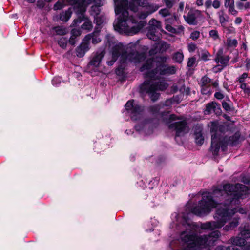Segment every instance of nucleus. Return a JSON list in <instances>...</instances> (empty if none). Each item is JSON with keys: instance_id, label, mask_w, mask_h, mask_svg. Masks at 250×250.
Returning <instances> with one entry per match:
<instances>
[{"instance_id": "1", "label": "nucleus", "mask_w": 250, "mask_h": 250, "mask_svg": "<svg viewBox=\"0 0 250 250\" xmlns=\"http://www.w3.org/2000/svg\"><path fill=\"white\" fill-rule=\"evenodd\" d=\"M247 191V187L243 184H226L223 186V189L216 188L212 192L203 193L202 199L191 209V211L198 216L207 215L211 211L212 208L217 206L215 198L221 197L223 199L224 196L225 198L227 197L228 199L224 205V208H218L216 210L214 216L216 221L201 223L200 225L201 229L204 230H213L221 228L236 212L235 209L229 208V204H232L239 199L245 198Z\"/></svg>"}, {"instance_id": "2", "label": "nucleus", "mask_w": 250, "mask_h": 250, "mask_svg": "<svg viewBox=\"0 0 250 250\" xmlns=\"http://www.w3.org/2000/svg\"><path fill=\"white\" fill-rule=\"evenodd\" d=\"M115 5V12L116 15L119 16L113 24L114 28L116 31L120 33H125L127 35H133L139 31L146 24L144 21H140L135 26L130 27L129 23H137V21L132 17H128V9L134 12L138 10V7L132 3H128L127 0H114Z\"/></svg>"}, {"instance_id": "3", "label": "nucleus", "mask_w": 250, "mask_h": 250, "mask_svg": "<svg viewBox=\"0 0 250 250\" xmlns=\"http://www.w3.org/2000/svg\"><path fill=\"white\" fill-rule=\"evenodd\" d=\"M188 228L180 235L181 241L185 246L182 250H201L212 246L220 236L219 231H214L208 234L198 235L195 231L194 225L188 224Z\"/></svg>"}, {"instance_id": "4", "label": "nucleus", "mask_w": 250, "mask_h": 250, "mask_svg": "<svg viewBox=\"0 0 250 250\" xmlns=\"http://www.w3.org/2000/svg\"><path fill=\"white\" fill-rule=\"evenodd\" d=\"M106 38L109 47L112 48V60L107 62L108 65H113L120 56L122 63L127 62L137 63L144 59V54L137 52L135 47H126L121 43H117L110 34H107Z\"/></svg>"}, {"instance_id": "5", "label": "nucleus", "mask_w": 250, "mask_h": 250, "mask_svg": "<svg viewBox=\"0 0 250 250\" xmlns=\"http://www.w3.org/2000/svg\"><path fill=\"white\" fill-rule=\"evenodd\" d=\"M167 60V57L165 56L149 59L141 67L140 70L145 78L159 79L160 75L175 74L177 71L176 67L165 64Z\"/></svg>"}, {"instance_id": "6", "label": "nucleus", "mask_w": 250, "mask_h": 250, "mask_svg": "<svg viewBox=\"0 0 250 250\" xmlns=\"http://www.w3.org/2000/svg\"><path fill=\"white\" fill-rule=\"evenodd\" d=\"M215 125L216 123H212L211 127L212 134L210 149L213 155H217L220 148H221L223 151H224L228 144L235 146L244 140V137L241 136L239 132L235 133L233 136L230 137L228 140L226 137L222 135V133L220 130H215Z\"/></svg>"}, {"instance_id": "7", "label": "nucleus", "mask_w": 250, "mask_h": 250, "mask_svg": "<svg viewBox=\"0 0 250 250\" xmlns=\"http://www.w3.org/2000/svg\"><path fill=\"white\" fill-rule=\"evenodd\" d=\"M92 0H68L70 5H74L76 9L78 18L74 20L73 25L76 26L80 23L82 21L84 22L82 25V28L83 30L90 31L93 28V24L91 21L87 18H85L84 13L86 10V6L91 3Z\"/></svg>"}, {"instance_id": "8", "label": "nucleus", "mask_w": 250, "mask_h": 250, "mask_svg": "<svg viewBox=\"0 0 250 250\" xmlns=\"http://www.w3.org/2000/svg\"><path fill=\"white\" fill-rule=\"evenodd\" d=\"M167 124L168 128L175 131L176 136H182L188 131L189 128L187 122L182 120L181 116H177L175 114L169 115Z\"/></svg>"}, {"instance_id": "9", "label": "nucleus", "mask_w": 250, "mask_h": 250, "mask_svg": "<svg viewBox=\"0 0 250 250\" xmlns=\"http://www.w3.org/2000/svg\"><path fill=\"white\" fill-rule=\"evenodd\" d=\"M125 108L133 121L140 120L143 117L144 107L139 105L134 100L128 101L125 104Z\"/></svg>"}, {"instance_id": "10", "label": "nucleus", "mask_w": 250, "mask_h": 250, "mask_svg": "<svg viewBox=\"0 0 250 250\" xmlns=\"http://www.w3.org/2000/svg\"><path fill=\"white\" fill-rule=\"evenodd\" d=\"M163 31L162 23L160 21L155 19L149 21L147 33V36L149 39L154 41L159 40L161 38L160 32Z\"/></svg>"}, {"instance_id": "11", "label": "nucleus", "mask_w": 250, "mask_h": 250, "mask_svg": "<svg viewBox=\"0 0 250 250\" xmlns=\"http://www.w3.org/2000/svg\"><path fill=\"white\" fill-rule=\"evenodd\" d=\"M138 5L145 8V10L139 13L137 16L140 19H145L149 15L157 11L160 6L156 3L148 2L147 0H143L142 2L137 3Z\"/></svg>"}, {"instance_id": "12", "label": "nucleus", "mask_w": 250, "mask_h": 250, "mask_svg": "<svg viewBox=\"0 0 250 250\" xmlns=\"http://www.w3.org/2000/svg\"><path fill=\"white\" fill-rule=\"evenodd\" d=\"M185 21L190 25H196L199 20L202 18L203 15L200 10L191 9L187 15L183 16Z\"/></svg>"}, {"instance_id": "13", "label": "nucleus", "mask_w": 250, "mask_h": 250, "mask_svg": "<svg viewBox=\"0 0 250 250\" xmlns=\"http://www.w3.org/2000/svg\"><path fill=\"white\" fill-rule=\"evenodd\" d=\"M140 92L142 93H146L150 95V98L153 101H155L159 99L160 94L157 92V90L154 87L151 85L150 82L145 81L140 86Z\"/></svg>"}, {"instance_id": "14", "label": "nucleus", "mask_w": 250, "mask_h": 250, "mask_svg": "<svg viewBox=\"0 0 250 250\" xmlns=\"http://www.w3.org/2000/svg\"><path fill=\"white\" fill-rule=\"evenodd\" d=\"M105 54V51L103 49H98L97 51L93 53L91 56V59L88 63V65L93 67L99 66Z\"/></svg>"}, {"instance_id": "15", "label": "nucleus", "mask_w": 250, "mask_h": 250, "mask_svg": "<svg viewBox=\"0 0 250 250\" xmlns=\"http://www.w3.org/2000/svg\"><path fill=\"white\" fill-rule=\"evenodd\" d=\"M100 30L101 27H96L94 32L85 36L84 38L85 42H87L89 43V42L91 40L92 43L94 44L99 43L101 41L99 37Z\"/></svg>"}, {"instance_id": "16", "label": "nucleus", "mask_w": 250, "mask_h": 250, "mask_svg": "<svg viewBox=\"0 0 250 250\" xmlns=\"http://www.w3.org/2000/svg\"><path fill=\"white\" fill-rule=\"evenodd\" d=\"M204 112L206 115H208L212 113H214L216 115H219L221 113V109L219 104L212 102L207 104Z\"/></svg>"}, {"instance_id": "17", "label": "nucleus", "mask_w": 250, "mask_h": 250, "mask_svg": "<svg viewBox=\"0 0 250 250\" xmlns=\"http://www.w3.org/2000/svg\"><path fill=\"white\" fill-rule=\"evenodd\" d=\"M214 60L216 62L220 63L225 67L227 65L229 58L228 56H224L223 48H220L216 53Z\"/></svg>"}, {"instance_id": "18", "label": "nucleus", "mask_w": 250, "mask_h": 250, "mask_svg": "<svg viewBox=\"0 0 250 250\" xmlns=\"http://www.w3.org/2000/svg\"><path fill=\"white\" fill-rule=\"evenodd\" d=\"M149 79V80H146V81L150 82L151 83V85H153L154 87V88L157 91H164L167 89L168 86V84L164 79L161 80L157 83H154L153 82V80H155L156 79H154L153 78Z\"/></svg>"}, {"instance_id": "19", "label": "nucleus", "mask_w": 250, "mask_h": 250, "mask_svg": "<svg viewBox=\"0 0 250 250\" xmlns=\"http://www.w3.org/2000/svg\"><path fill=\"white\" fill-rule=\"evenodd\" d=\"M89 48V43L85 42L83 39L82 43L76 49L77 56L79 57H83Z\"/></svg>"}, {"instance_id": "20", "label": "nucleus", "mask_w": 250, "mask_h": 250, "mask_svg": "<svg viewBox=\"0 0 250 250\" xmlns=\"http://www.w3.org/2000/svg\"><path fill=\"white\" fill-rule=\"evenodd\" d=\"M217 15L218 17L219 22L221 26H224L229 21V16L226 13L224 9L219 10Z\"/></svg>"}, {"instance_id": "21", "label": "nucleus", "mask_w": 250, "mask_h": 250, "mask_svg": "<svg viewBox=\"0 0 250 250\" xmlns=\"http://www.w3.org/2000/svg\"><path fill=\"white\" fill-rule=\"evenodd\" d=\"M106 18L105 14L102 13L100 15L96 16L94 19V22L96 23V26L98 27H101L100 26L103 25L106 22Z\"/></svg>"}, {"instance_id": "22", "label": "nucleus", "mask_w": 250, "mask_h": 250, "mask_svg": "<svg viewBox=\"0 0 250 250\" xmlns=\"http://www.w3.org/2000/svg\"><path fill=\"white\" fill-rule=\"evenodd\" d=\"M165 29L168 32L173 34H179L183 32L184 27L182 25H179L177 28L173 27L171 24H166Z\"/></svg>"}, {"instance_id": "23", "label": "nucleus", "mask_w": 250, "mask_h": 250, "mask_svg": "<svg viewBox=\"0 0 250 250\" xmlns=\"http://www.w3.org/2000/svg\"><path fill=\"white\" fill-rule=\"evenodd\" d=\"M97 5H93L91 7L90 15L94 17V18L102 13L101 12L100 6L102 5L101 2L97 1L95 3Z\"/></svg>"}, {"instance_id": "24", "label": "nucleus", "mask_w": 250, "mask_h": 250, "mask_svg": "<svg viewBox=\"0 0 250 250\" xmlns=\"http://www.w3.org/2000/svg\"><path fill=\"white\" fill-rule=\"evenodd\" d=\"M231 243L236 246H242L245 245L246 240L244 238L239 236L232 237L230 240Z\"/></svg>"}, {"instance_id": "25", "label": "nucleus", "mask_w": 250, "mask_h": 250, "mask_svg": "<svg viewBox=\"0 0 250 250\" xmlns=\"http://www.w3.org/2000/svg\"><path fill=\"white\" fill-rule=\"evenodd\" d=\"M72 11L71 8H69L65 12H62L60 15V20L62 21L66 22L71 17Z\"/></svg>"}, {"instance_id": "26", "label": "nucleus", "mask_w": 250, "mask_h": 250, "mask_svg": "<svg viewBox=\"0 0 250 250\" xmlns=\"http://www.w3.org/2000/svg\"><path fill=\"white\" fill-rule=\"evenodd\" d=\"M196 143L199 145H202L204 141V138L202 133L201 130L196 131L194 134Z\"/></svg>"}, {"instance_id": "27", "label": "nucleus", "mask_w": 250, "mask_h": 250, "mask_svg": "<svg viewBox=\"0 0 250 250\" xmlns=\"http://www.w3.org/2000/svg\"><path fill=\"white\" fill-rule=\"evenodd\" d=\"M184 55L182 53L177 52L175 53L173 56V59L178 63H181L183 60Z\"/></svg>"}, {"instance_id": "28", "label": "nucleus", "mask_w": 250, "mask_h": 250, "mask_svg": "<svg viewBox=\"0 0 250 250\" xmlns=\"http://www.w3.org/2000/svg\"><path fill=\"white\" fill-rule=\"evenodd\" d=\"M211 79L207 76H203L201 80V86H210Z\"/></svg>"}, {"instance_id": "29", "label": "nucleus", "mask_w": 250, "mask_h": 250, "mask_svg": "<svg viewBox=\"0 0 250 250\" xmlns=\"http://www.w3.org/2000/svg\"><path fill=\"white\" fill-rule=\"evenodd\" d=\"M231 104L232 103L229 99H228L227 101H223L222 102V107L225 111H229L231 110Z\"/></svg>"}, {"instance_id": "30", "label": "nucleus", "mask_w": 250, "mask_h": 250, "mask_svg": "<svg viewBox=\"0 0 250 250\" xmlns=\"http://www.w3.org/2000/svg\"><path fill=\"white\" fill-rule=\"evenodd\" d=\"M209 37L214 41L220 40L219 35L216 30L213 29L209 32Z\"/></svg>"}, {"instance_id": "31", "label": "nucleus", "mask_w": 250, "mask_h": 250, "mask_svg": "<svg viewBox=\"0 0 250 250\" xmlns=\"http://www.w3.org/2000/svg\"><path fill=\"white\" fill-rule=\"evenodd\" d=\"M228 9L229 14L232 15L234 16L237 15L238 12L235 9L234 4L226 7Z\"/></svg>"}, {"instance_id": "32", "label": "nucleus", "mask_w": 250, "mask_h": 250, "mask_svg": "<svg viewBox=\"0 0 250 250\" xmlns=\"http://www.w3.org/2000/svg\"><path fill=\"white\" fill-rule=\"evenodd\" d=\"M159 14L163 17L171 16L170 9L167 7L160 10Z\"/></svg>"}, {"instance_id": "33", "label": "nucleus", "mask_w": 250, "mask_h": 250, "mask_svg": "<svg viewBox=\"0 0 250 250\" xmlns=\"http://www.w3.org/2000/svg\"><path fill=\"white\" fill-rule=\"evenodd\" d=\"M67 39L64 37L61 38L58 41V44L62 48H65L67 46Z\"/></svg>"}, {"instance_id": "34", "label": "nucleus", "mask_w": 250, "mask_h": 250, "mask_svg": "<svg viewBox=\"0 0 250 250\" xmlns=\"http://www.w3.org/2000/svg\"><path fill=\"white\" fill-rule=\"evenodd\" d=\"M240 234L244 238H250V229L244 228L241 231Z\"/></svg>"}, {"instance_id": "35", "label": "nucleus", "mask_w": 250, "mask_h": 250, "mask_svg": "<svg viewBox=\"0 0 250 250\" xmlns=\"http://www.w3.org/2000/svg\"><path fill=\"white\" fill-rule=\"evenodd\" d=\"M227 45L229 47H236L237 45V41L236 39H231L230 38H228L227 40Z\"/></svg>"}, {"instance_id": "36", "label": "nucleus", "mask_w": 250, "mask_h": 250, "mask_svg": "<svg viewBox=\"0 0 250 250\" xmlns=\"http://www.w3.org/2000/svg\"><path fill=\"white\" fill-rule=\"evenodd\" d=\"M177 17L175 15V13L173 15L171 14V16H169V18H166L165 20L166 24H172L176 20Z\"/></svg>"}, {"instance_id": "37", "label": "nucleus", "mask_w": 250, "mask_h": 250, "mask_svg": "<svg viewBox=\"0 0 250 250\" xmlns=\"http://www.w3.org/2000/svg\"><path fill=\"white\" fill-rule=\"evenodd\" d=\"M239 218L235 217L233 219V220L229 223V227L231 228L232 229H234L236 227H237L239 224Z\"/></svg>"}, {"instance_id": "38", "label": "nucleus", "mask_w": 250, "mask_h": 250, "mask_svg": "<svg viewBox=\"0 0 250 250\" xmlns=\"http://www.w3.org/2000/svg\"><path fill=\"white\" fill-rule=\"evenodd\" d=\"M239 218L235 217L233 219V220L229 223V227L231 228L232 229H234L236 227H237L239 224Z\"/></svg>"}, {"instance_id": "39", "label": "nucleus", "mask_w": 250, "mask_h": 250, "mask_svg": "<svg viewBox=\"0 0 250 250\" xmlns=\"http://www.w3.org/2000/svg\"><path fill=\"white\" fill-rule=\"evenodd\" d=\"M55 32L58 35H63L66 33V29L63 27L58 26L54 28Z\"/></svg>"}, {"instance_id": "40", "label": "nucleus", "mask_w": 250, "mask_h": 250, "mask_svg": "<svg viewBox=\"0 0 250 250\" xmlns=\"http://www.w3.org/2000/svg\"><path fill=\"white\" fill-rule=\"evenodd\" d=\"M217 250H240V249L237 248L236 246L234 245L228 246L227 248H224V247H218L217 248Z\"/></svg>"}, {"instance_id": "41", "label": "nucleus", "mask_w": 250, "mask_h": 250, "mask_svg": "<svg viewBox=\"0 0 250 250\" xmlns=\"http://www.w3.org/2000/svg\"><path fill=\"white\" fill-rule=\"evenodd\" d=\"M201 93L204 95L210 94V86H201Z\"/></svg>"}, {"instance_id": "42", "label": "nucleus", "mask_w": 250, "mask_h": 250, "mask_svg": "<svg viewBox=\"0 0 250 250\" xmlns=\"http://www.w3.org/2000/svg\"><path fill=\"white\" fill-rule=\"evenodd\" d=\"M167 8L171 9L175 3L174 0H163Z\"/></svg>"}, {"instance_id": "43", "label": "nucleus", "mask_w": 250, "mask_h": 250, "mask_svg": "<svg viewBox=\"0 0 250 250\" xmlns=\"http://www.w3.org/2000/svg\"><path fill=\"white\" fill-rule=\"evenodd\" d=\"M240 88L242 89L246 94H250V87L247 86L246 83H242L240 85Z\"/></svg>"}, {"instance_id": "44", "label": "nucleus", "mask_w": 250, "mask_h": 250, "mask_svg": "<svg viewBox=\"0 0 250 250\" xmlns=\"http://www.w3.org/2000/svg\"><path fill=\"white\" fill-rule=\"evenodd\" d=\"M200 34L199 31H194L191 33L190 38L193 40H196L199 38Z\"/></svg>"}, {"instance_id": "45", "label": "nucleus", "mask_w": 250, "mask_h": 250, "mask_svg": "<svg viewBox=\"0 0 250 250\" xmlns=\"http://www.w3.org/2000/svg\"><path fill=\"white\" fill-rule=\"evenodd\" d=\"M196 62V58L195 57H191L188 59L187 62V66L188 67H192L194 66Z\"/></svg>"}, {"instance_id": "46", "label": "nucleus", "mask_w": 250, "mask_h": 250, "mask_svg": "<svg viewBox=\"0 0 250 250\" xmlns=\"http://www.w3.org/2000/svg\"><path fill=\"white\" fill-rule=\"evenodd\" d=\"M81 32L79 29H73L71 32V36L75 37H78L81 35Z\"/></svg>"}, {"instance_id": "47", "label": "nucleus", "mask_w": 250, "mask_h": 250, "mask_svg": "<svg viewBox=\"0 0 250 250\" xmlns=\"http://www.w3.org/2000/svg\"><path fill=\"white\" fill-rule=\"evenodd\" d=\"M52 84L54 86H57L61 83V78L59 77H54L52 81Z\"/></svg>"}, {"instance_id": "48", "label": "nucleus", "mask_w": 250, "mask_h": 250, "mask_svg": "<svg viewBox=\"0 0 250 250\" xmlns=\"http://www.w3.org/2000/svg\"><path fill=\"white\" fill-rule=\"evenodd\" d=\"M248 73H244L241 76H240L238 78V81L239 83H244L245 79L248 77Z\"/></svg>"}, {"instance_id": "49", "label": "nucleus", "mask_w": 250, "mask_h": 250, "mask_svg": "<svg viewBox=\"0 0 250 250\" xmlns=\"http://www.w3.org/2000/svg\"><path fill=\"white\" fill-rule=\"evenodd\" d=\"M224 67V66H223L222 65H216L212 68V70L215 73H218L219 72L223 70Z\"/></svg>"}, {"instance_id": "50", "label": "nucleus", "mask_w": 250, "mask_h": 250, "mask_svg": "<svg viewBox=\"0 0 250 250\" xmlns=\"http://www.w3.org/2000/svg\"><path fill=\"white\" fill-rule=\"evenodd\" d=\"M63 4L61 2H57L54 5V9L55 10H60L63 8Z\"/></svg>"}, {"instance_id": "51", "label": "nucleus", "mask_w": 250, "mask_h": 250, "mask_svg": "<svg viewBox=\"0 0 250 250\" xmlns=\"http://www.w3.org/2000/svg\"><path fill=\"white\" fill-rule=\"evenodd\" d=\"M161 45V49H162V51H165L170 47L169 44H168V43H167L166 42H162Z\"/></svg>"}, {"instance_id": "52", "label": "nucleus", "mask_w": 250, "mask_h": 250, "mask_svg": "<svg viewBox=\"0 0 250 250\" xmlns=\"http://www.w3.org/2000/svg\"><path fill=\"white\" fill-rule=\"evenodd\" d=\"M234 4V0H224V6L225 7Z\"/></svg>"}, {"instance_id": "53", "label": "nucleus", "mask_w": 250, "mask_h": 250, "mask_svg": "<svg viewBox=\"0 0 250 250\" xmlns=\"http://www.w3.org/2000/svg\"><path fill=\"white\" fill-rule=\"evenodd\" d=\"M212 6L215 9H218L220 7L221 3L220 1L218 0H215L212 2Z\"/></svg>"}, {"instance_id": "54", "label": "nucleus", "mask_w": 250, "mask_h": 250, "mask_svg": "<svg viewBox=\"0 0 250 250\" xmlns=\"http://www.w3.org/2000/svg\"><path fill=\"white\" fill-rule=\"evenodd\" d=\"M209 56V53L208 51H205L202 54L201 58L204 61H207Z\"/></svg>"}, {"instance_id": "55", "label": "nucleus", "mask_w": 250, "mask_h": 250, "mask_svg": "<svg viewBox=\"0 0 250 250\" xmlns=\"http://www.w3.org/2000/svg\"><path fill=\"white\" fill-rule=\"evenodd\" d=\"M196 48V45L194 43H190L188 46V49L189 52L194 51Z\"/></svg>"}, {"instance_id": "56", "label": "nucleus", "mask_w": 250, "mask_h": 250, "mask_svg": "<svg viewBox=\"0 0 250 250\" xmlns=\"http://www.w3.org/2000/svg\"><path fill=\"white\" fill-rule=\"evenodd\" d=\"M214 97L217 99L221 100V99H223L224 95H223V94L222 93H221L219 91H218V92H216L215 93Z\"/></svg>"}, {"instance_id": "57", "label": "nucleus", "mask_w": 250, "mask_h": 250, "mask_svg": "<svg viewBox=\"0 0 250 250\" xmlns=\"http://www.w3.org/2000/svg\"><path fill=\"white\" fill-rule=\"evenodd\" d=\"M179 86L176 84H173L171 87V92L173 93H176L178 90H179Z\"/></svg>"}, {"instance_id": "58", "label": "nucleus", "mask_w": 250, "mask_h": 250, "mask_svg": "<svg viewBox=\"0 0 250 250\" xmlns=\"http://www.w3.org/2000/svg\"><path fill=\"white\" fill-rule=\"evenodd\" d=\"M77 37H73L71 36L70 39H69V42L71 45H75L77 42Z\"/></svg>"}, {"instance_id": "59", "label": "nucleus", "mask_w": 250, "mask_h": 250, "mask_svg": "<svg viewBox=\"0 0 250 250\" xmlns=\"http://www.w3.org/2000/svg\"><path fill=\"white\" fill-rule=\"evenodd\" d=\"M211 84L214 88L216 89L217 90H219L218 80H216L215 81L212 82Z\"/></svg>"}, {"instance_id": "60", "label": "nucleus", "mask_w": 250, "mask_h": 250, "mask_svg": "<svg viewBox=\"0 0 250 250\" xmlns=\"http://www.w3.org/2000/svg\"><path fill=\"white\" fill-rule=\"evenodd\" d=\"M184 2L181 1L179 4V6L177 9L178 11L182 12L184 10Z\"/></svg>"}, {"instance_id": "61", "label": "nucleus", "mask_w": 250, "mask_h": 250, "mask_svg": "<svg viewBox=\"0 0 250 250\" xmlns=\"http://www.w3.org/2000/svg\"><path fill=\"white\" fill-rule=\"evenodd\" d=\"M212 2L210 0H207L205 3L206 8L207 9L209 8L212 4Z\"/></svg>"}, {"instance_id": "62", "label": "nucleus", "mask_w": 250, "mask_h": 250, "mask_svg": "<svg viewBox=\"0 0 250 250\" xmlns=\"http://www.w3.org/2000/svg\"><path fill=\"white\" fill-rule=\"evenodd\" d=\"M242 22V19L241 17H237L234 21V23L237 25L240 24Z\"/></svg>"}, {"instance_id": "63", "label": "nucleus", "mask_w": 250, "mask_h": 250, "mask_svg": "<svg viewBox=\"0 0 250 250\" xmlns=\"http://www.w3.org/2000/svg\"><path fill=\"white\" fill-rule=\"evenodd\" d=\"M236 5L239 9L242 10L244 9V4L243 3L241 2H237Z\"/></svg>"}, {"instance_id": "64", "label": "nucleus", "mask_w": 250, "mask_h": 250, "mask_svg": "<svg viewBox=\"0 0 250 250\" xmlns=\"http://www.w3.org/2000/svg\"><path fill=\"white\" fill-rule=\"evenodd\" d=\"M223 229L224 230H225V231H229L230 230H232L231 229V228H230V227H229V224L226 225L225 226H224V228H223Z\"/></svg>"}]
</instances>
